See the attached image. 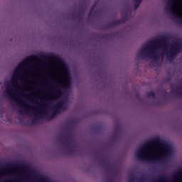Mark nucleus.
<instances>
[{"instance_id": "f03ea898", "label": "nucleus", "mask_w": 182, "mask_h": 182, "mask_svg": "<svg viewBox=\"0 0 182 182\" xmlns=\"http://www.w3.org/2000/svg\"><path fill=\"white\" fill-rule=\"evenodd\" d=\"M50 75L56 83L62 86L70 85L69 70L61 61H55L50 70Z\"/></svg>"}, {"instance_id": "20e7f679", "label": "nucleus", "mask_w": 182, "mask_h": 182, "mask_svg": "<svg viewBox=\"0 0 182 182\" xmlns=\"http://www.w3.org/2000/svg\"><path fill=\"white\" fill-rule=\"evenodd\" d=\"M29 65V60H25L19 65L17 67L13 75L14 79H16V77H19L26 70V68H28Z\"/></svg>"}, {"instance_id": "7ed1b4c3", "label": "nucleus", "mask_w": 182, "mask_h": 182, "mask_svg": "<svg viewBox=\"0 0 182 182\" xmlns=\"http://www.w3.org/2000/svg\"><path fill=\"white\" fill-rule=\"evenodd\" d=\"M171 12L182 18V0H171Z\"/></svg>"}, {"instance_id": "f257e3e1", "label": "nucleus", "mask_w": 182, "mask_h": 182, "mask_svg": "<svg viewBox=\"0 0 182 182\" xmlns=\"http://www.w3.org/2000/svg\"><path fill=\"white\" fill-rule=\"evenodd\" d=\"M168 154H170V148L157 139L137 151L136 157L150 160H163Z\"/></svg>"}]
</instances>
